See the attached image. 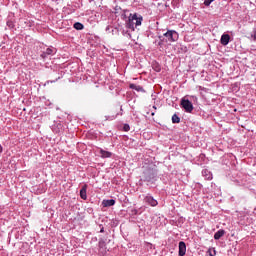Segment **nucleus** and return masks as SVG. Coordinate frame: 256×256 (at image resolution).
<instances>
[{
  "label": "nucleus",
  "instance_id": "27",
  "mask_svg": "<svg viewBox=\"0 0 256 256\" xmlns=\"http://www.w3.org/2000/svg\"><path fill=\"white\" fill-rule=\"evenodd\" d=\"M100 233H105V228L102 227V228L100 229Z\"/></svg>",
  "mask_w": 256,
  "mask_h": 256
},
{
  "label": "nucleus",
  "instance_id": "6",
  "mask_svg": "<svg viewBox=\"0 0 256 256\" xmlns=\"http://www.w3.org/2000/svg\"><path fill=\"white\" fill-rule=\"evenodd\" d=\"M56 54H57V48L50 46L41 52L40 57L41 59H43V61H45V59H47L48 57H51L52 55H56Z\"/></svg>",
  "mask_w": 256,
  "mask_h": 256
},
{
  "label": "nucleus",
  "instance_id": "9",
  "mask_svg": "<svg viewBox=\"0 0 256 256\" xmlns=\"http://www.w3.org/2000/svg\"><path fill=\"white\" fill-rule=\"evenodd\" d=\"M231 41V36L229 34H222L221 38H220V43L221 45H223L224 47H227V44L230 43Z\"/></svg>",
  "mask_w": 256,
  "mask_h": 256
},
{
  "label": "nucleus",
  "instance_id": "30",
  "mask_svg": "<svg viewBox=\"0 0 256 256\" xmlns=\"http://www.w3.org/2000/svg\"><path fill=\"white\" fill-rule=\"evenodd\" d=\"M57 80H58V79H56V80H53V81H50V83H55Z\"/></svg>",
  "mask_w": 256,
  "mask_h": 256
},
{
  "label": "nucleus",
  "instance_id": "12",
  "mask_svg": "<svg viewBox=\"0 0 256 256\" xmlns=\"http://www.w3.org/2000/svg\"><path fill=\"white\" fill-rule=\"evenodd\" d=\"M115 205V199L103 200L102 207H113Z\"/></svg>",
  "mask_w": 256,
  "mask_h": 256
},
{
  "label": "nucleus",
  "instance_id": "3",
  "mask_svg": "<svg viewBox=\"0 0 256 256\" xmlns=\"http://www.w3.org/2000/svg\"><path fill=\"white\" fill-rule=\"evenodd\" d=\"M189 99H191V101H198L197 96L186 95L183 98H181L180 107L184 109L185 113H193V109H195L193 107V102H191Z\"/></svg>",
  "mask_w": 256,
  "mask_h": 256
},
{
  "label": "nucleus",
  "instance_id": "4",
  "mask_svg": "<svg viewBox=\"0 0 256 256\" xmlns=\"http://www.w3.org/2000/svg\"><path fill=\"white\" fill-rule=\"evenodd\" d=\"M157 175H159V171L157 168H153L151 166H145L143 170L144 181L147 183H151L152 181H157Z\"/></svg>",
  "mask_w": 256,
  "mask_h": 256
},
{
  "label": "nucleus",
  "instance_id": "1",
  "mask_svg": "<svg viewBox=\"0 0 256 256\" xmlns=\"http://www.w3.org/2000/svg\"><path fill=\"white\" fill-rule=\"evenodd\" d=\"M231 181L239 187H251V176L243 174V172H233Z\"/></svg>",
  "mask_w": 256,
  "mask_h": 256
},
{
  "label": "nucleus",
  "instance_id": "5",
  "mask_svg": "<svg viewBox=\"0 0 256 256\" xmlns=\"http://www.w3.org/2000/svg\"><path fill=\"white\" fill-rule=\"evenodd\" d=\"M163 37H165L166 43H175L176 41H179V33L175 30H167V32L163 34Z\"/></svg>",
  "mask_w": 256,
  "mask_h": 256
},
{
  "label": "nucleus",
  "instance_id": "20",
  "mask_svg": "<svg viewBox=\"0 0 256 256\" xmlns=\"http://www.w3.org/2000/svg\"><path fill=\"white\" fill-rule=\"evenodd\" d=\"M123 131H131V126H129V124H124L123 125Z\"/></svg>",
  "mask_w": 256,
  "mask_h": 256
},
{
  "label": "nucleus",
  "instance_id": "29",
  "mask_svg": "<svg viewBox=\"0 0 256 256\" xmlns=\"http://www.w3.org/2000/svg\"><path fill=\"white\" fill-rule=\"evenodd\" d=\"M153 109H154L155 111H157V106H156V105H154V106H153Z\"/></svg>",
  "mask_w": 256,
  "mask_h": 256
},
{
  "label": "nucleus",
  "instance_id": "10",
  "mask_svg": "<svg viewBox=\"0 0 256 256\" xmlns=\"http://www.w3.org/2000/svg\"><path fill=\"white\" fill-rule=\"evenodd\" d=\"M99 153L101 159H111V157H113V154L110 151L103 150V148H100Z\"/></svg>",
  "mask_w": 256,
  "mask_h": 256
},
{
  "label": "nucleus",
  "instance_id": "22",
  "mask_svg": "<svg viewBox=\"0 0 256 256\" xmlns=\"http://www.w3.org/2000/svg\"><path fill=\"white\" fill-rule=\"evenodd\" d=\"M7 25L10 29H13V27H15V24L13 23V21H8Z\"/></svg>",
  "mask_w": 256,
  "mask_h": 256
},
{
  "label": "nucleus",
  "instance_id": "8",
  "mask_svg": "<svg viewBox=\"0 0 256 256\" xmlns=\"http://www.w3.org/2000/svg\"><path fill=\"white\" fill-rule=\"evenodd\" d=\"M178 247H179L178 255L185 256V253H187V244H185L184 241H180Z\"/></svg>",
  "mask_w": 256,
  "mask_h": 256
},
{
  "label": "nucleus",
  "instance_id": "18",
  "mask_svg": "<svg viewBox=\"0 0 256 256\" xmlns=\"http://www.w3.org/2000/svg\"><path fill=\"white\" fill-rule=\"evenodd\" d=\"M172 123H181V118L177 114H174L172 116Z\"/></svg>",
  "mask_w": 256,
  "mask_h": 256
},
{
  "label": "nucleus",
  "instance_id": "19",
  "mask_svg": "<svg viewBox=\"0 0 256 256\" xmlns=\"http://www.w3.org/2000/svg\"><path fill=\"white\" fill-rule=\"evenodd\" d=\"M159 42H158V46L161 47V45H163V43L165 42V38H163V36H159Z\"/></svg>",
  "mask_w": 256,
  "mask_h": 256
},
{
  "label": "nucleus",
  "instance_id": "15",
  "mask_svg": "<svg viewBox=\"0 0 256 256\" xmlns=\"http://www.w3.org/2000/svg\"><path fill=\"white\" fill-rule=\"evenodd\" d=\"M98 247L100 249V251H105L107 244L105 243V239L100 238L99 242H98Z\"/></svg>",
  "mask_w": 256,
  "mask_h": 256
},
{
  "label": "nucleus",
  "instance_id": "28",
  "mask_svg": "<svg viewBox=\"0 0 256 256\" xmlns=\"http://www.w3.org/2000/svg\"><path fill=\"white\" fill-rule=\"evenodd\" d=\"M0 153H3V146L0 144Z\"/></svg>",
  "mask_w": 256,
  "mask_h": 256
},
{
  "label": "nucleus",
  "instance_id": "11",
  "mask_svg": "<svg viewBox=\"0 0 256 256\" xmlns=\"http://www.w3.org/2000/svg\"><path fill=\"white\" fill-rule=\"evenodd\" d=\"M80 197L83 201H87V184H84L80 189Z\"/></svg>",
  "mask_w": 256,
  "mask_h": 256
},
{
  "label": "nucleus",
  "instance_id": "23",
  "mask_svg": "<svg viewBox=\"0 0 256 256\" xmlns=\"http://www.w3.org/2000/svg\"><path fill=\"white\" fill-rule=\"evenodd\" d=\"M130 89H137V85H135V84H130Z\"/></svg>",
  "mask_w": 256,
  "mask_h": 256
},
{
  "label": "nucleus",
  "instance_id": "21",
  "mask_svg": "<svg viewBox=\"0 0 256 256\" xmlns=\"http://www.w3.org/2000/svg\"><path fill=\"white\" fill-rule=\"evenodd\" d=\"M213 1H215V0H204L205 7H209V5H211V3H213Z\"/></svg>",
  "mask_w": 256,
  "mask_h": 256
},
{
  "label": "nucleus",
  "instance_id": "24",
  "mask_svg": "<svg viewBox=\"0 0 256 256\" xmlns=\"http://www.w3.org/2000/svg\"><path fill=\"white\" fill-rule=\"evenodd\" d=\"M134 91H143V87L137 86V89H135Z\"/></svg>",
  "mask_w": 256,
  "mask_h": 256
},
{
  "label": "nucleus",
  "instance_id": "7",
  "mask_svg": "<svg viewBox=\"0 0 256 256\" xmlns=\"http://www.w3.org/2000/svg\"><path fill=\"white\" fill-rule=\"evenodd\" d=\"M144 203L150 205V207H157L159 205V202L156 199H154L151 194H146L144 196Z\"/></svg>",
  "mask_w": 256,
  "mask_h": 256
},
{
  "label": "nucleus",
  "instance_id": "25",
  "mask_svg": "<svg viewBox=\"0 0 256 256\" xmlns=\"http://www.w3.org/2000/svg\"><path fill=\"white\" fill-rule=\"evenodd\" d=\"M110 30H111V26H107V27H106V32H107V33H110Z\"/></svg>",
  "mask_w": 256,
  "mask_h": 256
},
{
  "label": "nucleus",
  "instance_id": "16",
  "mask_svg": "<svg viewBox=\"0 0 256 256\" xmlns=\"http://www.w3.org/2000/svg\"><path fill=\"white\" fill-rule=\"evenodd\" d=\"M73 27L76 29V31H83V29H85V26L81 22L74 23Z\"/></svg>",
  "mask_w": 256,
  "mask_h": 256
},
{
  "label": "nucleus",
  "instance_id": "31",
  "mask_svg": "<svg viewBox=\"0 0 256 256\" xmlns=\"http://www.w3.org/2000/svg\"><path fill=\"white\" fill-rule=\"evenodd\" d=\"M151 115H152V116L155 115V112H152Z\"/></svg>",
  "mask_w": 256,
  "mask_h": 256
},
{
  "label": "nucleus",
  "instance_id": "26",
  "mask_svg": "<svg viewBox=\"0 0 256 256\" xmlns=\"http://www.w3.org/2000/svg\"><path fill=\"white\" fill-rule=\"evenodd\" d=\"M213 251H214V254L211 253V250H209V255H210V256H215V255H216V251H215V250H213Z\"/></svg>",
  "mask_w": 256,
  "mask_h": 256
},
{
  "label": "nucleus",
  "instance_id": "14",
  "mask_svg": "<svg viewBox=\"0 0 256 256\" xmlns=\"http://www.w3.org/2000/svg\"><path fill=\"white\" fill-rule=\"evenodd\" d=\"M223 235H225V230H223V229L218 230V231L214 234V239H215V241H219V239H221V237H223Z\"/></svg>",
  "mask_w": 256,
  "mask_h": 256
},
{
  "label": "nucleus",
  "instance_id": "13",
  "mask_svg": "<svg viewBox=\"0 0 256 256\" xmlns=\"http://www.w3.org/2000/svg\"><path fill=\"white\" fill-rule=\"evenodd\" d=\"M202 175L203 177H205V179H207L208 181H211V179H213V174H211V171L204 169L202 170Z\"/></svg>",
  "mask_w": 256,
  "mask_h": 256
},
{
  "label": "nucleus",
  "instance_id": "2",
  "mask_svg": "<svg viewBox=\"0 0 256 256\" xmlns=\"http://www.w3.org/2000/svg\"><path fill=\"white\" fill-rule=\"evenodd\" d=\"M143 23V16L137 13H131L128 17V21L126 22V29H130V31H135V27H140Z\"/></svg>",
  "mask_w": 256,
  "mask_h": 256
},
{
  "label": "nucleus",
  "instance_id": "17",
  "mask_svg": "<svg viewBox=\"0 0 256 256\" xmlns=\"http://www.w3.org/2000/svg\"><path fill=\"white\" fill-rule=\"evenodd\" d=\"M152 69L156 71V73H160L161 71V65L158 62H153Z\"/></svg>",
  "mask_w": 256,
  "mask_h": 256
}]
</instances>
